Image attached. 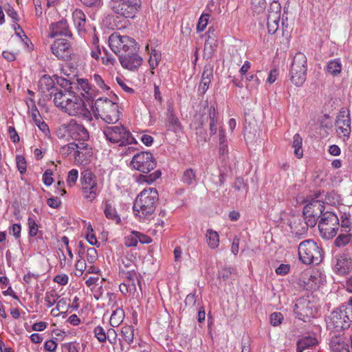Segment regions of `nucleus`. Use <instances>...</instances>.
<instances>
[{
    "instance_id": "obj_41",
    "label": "nucleus",
    "mask_w": 352,
    "mask_h": 352,
    "mask_svg": "<svg viewBox=\"0 0 352 352\" xmlns=\"http://www.w3.org/2000/svg\"><path fill=\"white\" fill-rule=\"evenodd\" d=\"M162 173L160 170H157L148 175H142L139 177L138 182L142 184H152L155 182L158 178L160 177Z\"/></svg>"
},
{
    "instance_id": "obj_6",
    "label": "nucleus",
    "mask_w": 352,
    "mask_h": 352,
    "mask_svg": "<svg viewBox=\"0 0 352 352\" xmlns=\"http://www.w3.org/2000/svg\"><path fill=\"white\" fill-rule=\"evenodd\" d=\"M352 322V309L346 305L333 310L329 316L328 327L336 331L348 329Z\"/></svg>"
},
{
    "instance_id": "obj_38",
    "label": "nucleus",
    "mask_w": 352,
    "mask_h": 352,
    "mask_svg": "<svg viewBox=\"0 0 352 352\" xmlns=\"http://www.w3.org/2000/svg\"><path fill=\"white\" fill-rule=\"evenodd\" d=\"M124 318V310L117 307L113 311L111 318H110V324L112 327H118L121 322L123 321Z\"/></svg>"
},
{
    "instance_id": "obj_47",
    "label": "nucleus",
    "mask_w": 352,
    "mask_h": 352,
    "mask_svg": "<svg viewBox=\"0 0 352 352\" xmlns=\"http://www.w3.org/2000/svg\"><path fill=\"white\" fill-rule=\"evenodd\" d=\"M138 238L136 231L131 232V234L124 237V245L126 247H136L138 243Z\"/></svg>"
},
{
    "instance_id": "obj_60",
    "label": "nucleus",
    "mask_w": 352,
    "mask_h": 352,
    "mask_svg": "<svg viewBox=\"0 0 352 352\" xmlns=\"http://www.w3.org/2000/svg\"><path fill=\"white\" fill-rule=\"evenodd\" d=\"M43 182L46 186H50L53 182L52 172L50 170H46L43 175Z\"/></svg>"
},
{
    "instance_id": "obj_64",
    "label": "nucleus",
    "mask_w": 352,
    "mask_h": 352,
    "mask_svg": "<svg viewBox=\"0 0 352 352\" xmlns=\"http://www.w3.org/2000/svg\"><path fill=\"white\" fill-rule=\"evenodd\" d=\"M107 340L111 344H115L116 342L117 333L113 329H109L106 333Z\"/></svg>"
},
{
    "instance_id": "obj_26",
    "label": "nucleus",
    "mask_w": 352,
    "mask_h": 352,
    "mask_svg": "<svg viewBox=\"0 0 352 352\" xmlns=\"http://www.w3.org/2000/svg\"><path fill=\"white\" fill-rule=\"evenodd\" d=\"M166 126L168 130L173 131L175 133L182 131V124L177 117L174 113L173 108L170 107L168 108Z\"/></svg>"
},
{
    "instance_id": "obj_12",
    "label": "nucleus",
    "mask_w": 352,
    "mask_h": 352,
    "mask_svg": "<svg viewBox=\"0 0 352 352\" xmlns=\"http://www.w3.org/2000/svg\"><path fill=\"white\" fill-rule=\"evenodd\" d=\"M60 130H63L69 137L75 140L87 141L89 138V133L84 125L74 119L62 124L59 131Z\"/></svg>"
},
{
    "instance_id": "obj_49",
    "label": "nucleus",
    "mask_w": 352,
    "mask_h": 352,
    "mask_svg": "<svg viewBox=\"0 0 352 352\" xmlns=\"http://www.w3.org/2000/svg\"><path fill=\"white\" fill-rule=\"evenodd\" d=\"M78 178V171L76 169H72L68 172L67 178V184L69 187H72L76 185Z\"/></svg>"
},
{
    "instance_id": "obj_24",
    "label": "nucleus",
    "mask_w": 352,
    "mask_h": 352,
    "mask_svg": "<svg viewBox=\"0 0 352 352\" xmlns=\"http://www.w3.org/2000/svg\"><path fill=\"white\" fill-rule=\"evenodd\" d=\"M38 87L41 94H46L49 92L51 98H54V93L60 91L55 87L53 79L47 75H44L41 78Z\"/></svg>"
},
{
    "instance_id": "obj_44",
    "label": "nucleus",
    "mask_w": 352,
    "mask_h": 352,
    "mask_svg": "<svg viewBox=\"0 0 352 352\" xmlns=\"http://www.w3.org/2000/svg\"><path fill=\"white\" fill-rule=\"evenodd\" d=\"M217 46V41L214 37H212L208 35L207 39L205 41L204 44V50L205 52H208L210 55H212L213 52L216 50Z\"/></svg>"
},
{
    "instance_id": "obj_39",
    "label": "nucleus",
    "mask_w": 352,
    "mask_h": 352,
    "mask_svg": "<svg viewBox=\"0 0 352 352\" xmlns=\"http://www.w3.org/2000/svg\"><path fill=\"white\" fill-rule=\"evenodd\" d=\"M104 213L105 217L109 219L112 220H120V217L118 214L117 210L110 201H107L104 206Z\"/></svg>"
},
{
    "instance_id": "obj_15",
    "label": "nucleus",
    "mask_w": 352,
    "mask_h": 352,
    "mask_svg": "<svg viewBox=\"0 0 352 352\" xmlns=\"http://www.w3.org/2000/svg\"><path fill=\"white\" fill-rule=\"evenodd\" d=\"M204 111L206 116H203L201 124H204L205 120L209 122L210 133L211 135L216 134L218 129L219 132L221 129H224L219 120L218 113L213 106L205 107Z\"/></svg>"
},
{
    "instance_id": "obj_57",
    "label": "nucleus",
    "mask_w": 352,
    "mask_h": 352,
    "mask_svg": "<svg viewBox=\"0 0 352 352\" xmlns=\"http://www.w3.org/2000/svg\"><path fill=\"white\" fill-rule=\"evenodd\" d=\"M36 126L38 129L44 133L45 136L50 137V131L48 125L41 119L36 122Z\"/></svg>"
},
{
    "instance_id": "obj_27",
    "label": "nucleus",
    "mask_w": 352,
    "mask_h": 352,
    "mask_svg": "<svg viewBox=\"0 0 352 352\" xmlns=\"http://www.w3.org/2000/svg\"><path fill=\"white\" fill-rule=\"evenodd\" d=\"M72 19L78 33L82 34L85 32L86 16L80 9H76L72 13Z\"/></svg>"
},
{
    "instance_id": "obj_51",
    "label": "nucleus",
    "mask_w": 352,
    "mask_h": 352,
    "mask_svg": "<svg viewBox=\"0 0 352 352\" xmlns=\"http://www.w3.org/2000/svg\"><path fill=\"white\" fill-rule=\"evenodd\" d=\"M16 166L21 174H23L26 172L27 164L25 159L22 155H17L16 157Z\"/></svg>"
},
{
    "instance_id": "obj_40",
    "label": "nucleus",
    "mask_w": 352,
    "mask_h": 352,
    "mask_svg": "<svg viewBox=\"0 0 352 352\" xmlns=\"http://www.w3.org/2000/svg\"><path fill=\"white\" fill-rule=\"evenodd\" d=\"M302 140L298 133L295 134L293 138L292 146L294 148V154L298 158H301L303 155L302 149Z\"/></svg>"
},
{
    "instance_id": "obj_17",
    "label": "nucleus",
    "mask_w": 352,
    "mask_h": 352,
    "mask_svg": "<svg viewBox=\"0 0 352 352\" xmlns=\"http://www.w3.org/2000/svg\"><path fill=\"white\" fill-rule=\"evenodd\" d=\"M137 51L134 50L120 55L119 60L124 68L134 70L142 65V58L138 54Z\"/></svg>"
},
{
    "instance_id": "obj_58",
    "label": "nucleus",
    "mask_w": 352,
    "mask_h": 352,
    "mask_svg": "<svg viewBox=\"0 0 352 352\" xmlns=\"http://www.w3.org/2000/svg\"><path fill=\"white\" fill-rule=\"evenodd\" d=\"M95 83L102 90H108L109 87L105 85L103 79L99 74H95L92 77Z\"/></svg>"
},
{
    "instance_id": "obj_23",
    "label": "nucleus",
    "mask_w": 352,
    "mask_h": 352,
    "mask_svg": "<svg viewBox=\"0 0 352 352\" xmlns=\"http://www.w3.org/2000/svg\"><path fill=\"white\" fill-rule=\"evenodd\" d=\"M317 221H289V226L291 232L298 239L305 235L308 230V227H314Z\"/></svg>"
},
{
    "instance_id": "obj_46",
    "label": "nucleus",
    "mask_w": 352,
    "mask_h": 352,
    "mask_svg": "<svg viewBox=\"0 0 352 352\" xmlns=\"http://www.w3.org/2000/svg\"><path fill=\"white\" fill-rule=\"evenodd\" d=\"M121 272H122V275L126 277V280H137L140 289H142V288H141V282L138 279V277L137 276V274L135 272V269H131V270H125L124 269L122 268L121 269Z\"/></svg>"
},
{
    "instance_id": "obj_43",
    "label": "nucleus",
    "mask_w": 352,
    "mask_h": 352,
    "mask_svg": "<svg viewBox=\"0 0 352 352\" xmlns=\"http://www.w3.org/2000/svg\"><path fill=\"white\" fill-rule=\"evenodd\" d=\"M219 153L221 155L227 154L228 152V142L226 137L225 129L220 130V134H219Z\"/></svg>"
},
{
    "instance_id": "obj_3",
    "label": "nucleus",
    "mask_w": 352,
    "mask_h": 352,
    "mask_svg": "<svg viewBox=\"0 0 352 352\" xmlns=\"http://www.w3.org/2000/svg\"><path fill=\"white\" fill-rule=\"evenodd\" d=\"M93 111L96 116L100 117L108 124L115 123L119 120L118 104L107 98L97 99L94 102Z\"/></svg>"
},
{
    "instance_id": "obj_10",
    "label": "nucleus",
    "mask_w": 352,
    "mask_h": 352,
    "mask_svg": "<svg viewBox=\"0 0 352 352\" xmlns=\"http://www.w3.org/2000/svg\"><path fill=\"white\" fill-rule=\"evenodd\" d=\"M131 167L143 173H148L156 166V161L152 153L139 152L133 155L131 160Z\"/></svg>"
},
{
    "instance_id": "obj_34",
    "label": "nucleus",
    "mask_w": 352,
    "mask_h": 352,
    "mask_svg": "<svg viewBox=\"0 0 352 352\" xmlns=\"http://www.w3.org/2000/svg\"><path fill=\"white\" fill-rule=\"evenodd\" d=\"M317 340L314 337H305L300 339L297 342V352H302L306 349L314 346L317 344Z\"/></svg>"
},
{
    "instance_id": "obj_37",
    "label": "nucleus",
    "mask_w": 352,
    "mask_h": 352,
    "mask_svg": "<svg viewBox=\"0 0 352 352\" xmlns=\"http://www.w3.org/2000/svg\"><path fill=\"white\" fill-rule=\"evenodd\" d=\"M342 69V65L340 59L336 58L328 62L327 71L330 74L336 76H338Z\"/></svg>"
},
{
    "instance_id": "obj_63",
    "label": "nucleus",
    "mask_w": 352,
    "mask_h": 352,
    "mask_svg": "<svg viewBox=\"0 0 352 352\" xmlns=\"http://www.w3.org/2000/svg\"><path fill=\"white\" fill-rule=\"evenodd\" d=\"M122 265L120 267V270L123 268L125 270H129L131 269H135V267L133 262L131 260L129 259L128 258H122Z\"/></svg>"
},
{
    "instance_id": "obj_31",
    "label": "nucleus",
    "mask_w": 352,
    "mask_h": 352,
    "mask_svg": "<svg viewBox=\"0 0 352 352\" xmlns=\"http://www.w3.org/2000/svg\"><path fill=\"white\" fill-rule=\"evenodd\" d=\"M307 71L290 69L289 74L292 82L297 87L302 86L306 80Z\"/></svg>"
},
{
    "instance_id": "obj_59",
    "label": "nucleus",
    "mask_w": 352,
    "mask_h": 352,
    "mask_svg": "<svg viewBox=\"0 0 352 352\" xmlns=\"http://www.w3.org/2000/svg\"><path fill=\"white\" fill-rule=\"evenodd\" d=\"M232 273V270L230 267L223 268L219 272L218 276L219 278L223 279V280H227L230 278L231 274Z\"/></svg>"
},
{
    "instance_id": "obj_62",
    "label": "nucleus",
    "mask_w": 352,
    "mask_h": 352,
    "mask_svg": "<svg viewBox=\"0 0 352 352\" xmlns=\"http://www.w3.org/2000/svg\"><path fill=\"white\" fill-rule=\"evenodd\" d=\"M290 270L289 265L287 264H280L276 269V273L278 275L284 276L286 275Z\"/></svg>"
},
{
    "instance_id": "obj_25",
    "label": "nucleus",
    "mask_w": 352,
    "mask_h": 352,
    "mask_svg": "<svg viewBox=\"0 0 352 352\" xmlns=\"http://www.w3.org/2000/svg\"><path fill=\"white\" fill-rule=\"evenodd\" d=\"M350 346H352L351 339H346L341 336H335L331 340L332 352H350Z\"/></svg>"
},
{
    "instance_id": "obj_7",
    "label": "nucleus",
    "mask_w": 352,
    "mask_h": 352,
    "mask_svg": "<svg viewBox=\"0 0 352 352\" xmlns=\"http://www.w3.org/2000/svg\"><path fill=\"white\" fill-rule=\"evenodd\" d=\"M102 133L108 142L118 144L120 146L135 142L134 138L123 125L106 126Z\"/></svg>"
},
{
    "instance_id": "obj_11",
    "label": "nucleus",
    "mask_w": 352,
    "mask_h": 352,
    "mask_svg": "<svg viewBox=\"0 0 352 352\" xmlns=\"http://www.w3.org/2000/svg\"><path fill=\"white\" fill-rule=\"evenodd\" d=\"M112 9L115 13L123 17L133 19L140 7L139 0H113Z\"/></svg>"
},
{
    "instance_id": "obj_14",
    "label": "nucleus",
    "mask_w": 352,
    "mask_h": 352,
    "mask_svg": "<svg viewBox=\"0 0 352 352\" xmlns=\"http://www.w3.org/2000/svg\"><path fill=\"white\" fill-rule=\"evenodd\" d=\"M280 13V4L277 1L272 2L267 10V26L269 34H274L278 30Z\"/></svg>"
},
{
    "instance_id": "obj_36",
    "label": "nucleus",
    "mask_w": 352,
    "mask_h": 352,
    "mask_svg": "<svg viewBox=\"0 0 352 352\" xmlns=\"http://www.w3.org/2000/svg\"><path fill=\"white\" fill-rule=\"evenodd\" d=\"M146 50L150 54L148 59L149 65L151 69H154L159 65L162 57V54L160 51L155 49H152L151 51L149 52L148 45L146 46Z\"/></svg>"
},
{
    "instance_id": "obj_20",
    "label": "nucleus",
    "mask_w": 352,
    "mask_h": 352,
    "mask_svg": "<svg viewBox=\"0 0 352 352\" xmlns=\"http://www.w3.org/2000/svg\"><path fill=\"white\" fill-rule=\"evenodd\" d=\"M331 221H318V229L323 239H329L336 235L340 228V221L330 223Z\"/></svg>"
},
{
    "instance_id": "obj_32",
    "label": "nucleus",
    "mask_w": 352,
    "mask_h": 352,
    "mask_svg": "<svg viewBox=\"0 0 352 352\" xmlns=\"http://www.w3.org/2000/svg\"><path fill=\"white\" fill-rule=\"evenodd\" d=\"M212 76V70L211 69H205L203 72L201 80L199 85V91L202 94H205L208 89Z\"/></svg>"
},
{
    "instance_id": "obj_29",
    "label": "nucleus",
    "mask_w": 352,
    "mask_h": 352,
    "mask_svg": "<svg viewBox=\"0 0 352 352\" xmlns=\"http://www.w3.org/2000/svg\"><path fill=\"white\" fill-rule=\"evenodd\" d=\"M290 69L307 70V59L303 53L297 52L294 55Z\"/></svg>"
},
{
    "instance_id": "obj_1",
    "label": "nucleus",
    "mask_w": 352,
    "mask_h": 352,
    "mask_svg": "<svg viewBox=\"0 0 352 352\" xmlns=\"http://www.w3.org/2000/svg\"><path fill=\"white\" fill-rule=\"evenodd\" d=\"M54 105L70 116L82 117L91 120V113L84 100L74 91H59L54 94Z\"/></svg>"
},
{
    "instance_id": "obj_4",
    "label": "nucleus",
    "mask_w": 352,
    "mask_h": 352,
    "mask_svg": "<svg viewBox=\"0 0 352 352\" xmlns=\"http://www.w3.org/2000/svg\"><path fill=\"white\" fill-rule=\"evenodd\" d=\"M322 249L311 239L301 242L298 246L299 259L306 265L319 264L322 260Z\"/></svg>"
},
{
    "instance_id": "obj_50",
    "label": "nucleus",
    "mask_w": 352,
    "mask_h": 352,
    "mask_svg": "<svg viewBox=\"0 0 352 352\" xmlns=\"http://www.w3.org/2000/svg\"><path fill=\"white\" fill-rule=\"evenodd\" d=\"M209 16H210L208 14H202L201 15L197 25V32H202L205 30L208 23Z\"/></svg>"
},
{
    "instance_id": "obj_53",
    "label": "nucleus",
    "mask_w": 352,
    "mask_h": 352,
    "mask_svg": "<svg viewBox=\"0 0 352 352\" xmlns=\"http://www.w3.org/2000/svg\"><path fill=\"white\" fill-rule=\"evenodd\" d=\"M271 324L276 327L280 324L283 320V316L280 312H274L270 317Z\"/></svg>"
},
{
    "instance_id": "obj_22",
    "label": "nucleus",
    "mask_w": 352,
    "mask_h": 352,
    "mask_svg": "<svg viewBox=\"0 0 352 352\" xmlns=\"http://www.w3.org/2000/svg\"><path fill=\"white\" fill-rule=\"evenodd\" d=\"M72 35L67 20L62 19L50 26L49 37L55 38L58 36H70Z\"/></svg>"
},
{
    "instance_id": "obj_35",
    "label": "nucleus",
    "mask_w": 352,
    "mask_h": 352,
    "mask_svg": "<svg viewBox=\"0 0 352 352\" xmlns=\"http://www.w3.org/2000/svg\"><path fill=\"white\" fill-rule=\"evenodd\" d=\"M206 242L211 249L217 248L219 245V236L217 232L208 229L206 233Z\"/></svg>"
},
{
    "instance_id": "obj_56",
    "label": "nucleus",
    "mask_w": 352,
    "mask_h": 352,
    "mask_svg": "<svg viewBox=\"0 0 352 352\" xmlns=\"http://www.w3.org/2000/svg\"><path fill=\"white\" fill-rule=\"evenodd\" d=\"M98 259V253L94 248L87 250V260L89 263H94Z\"/></svg>"
},
{
    "instance_id": "obj_21",
    "label": "nucleus",
    "mask_w": 352,
    "mask_h": 352,
    "mask_svg": "<svg viewBox=\"0 0 352 352\" xmlns=\"http://www.w3.org/2000/svg\"><path fill=\"white\" fill-rule=\"evenodd\" d=\"M340 233L338 234L334 241V244L338 248H344L351 242L352 234L349 233L350 231V221H341Z\"/></svg>"
},
{
    "instance_id": "obj_16",
    "label": "nucleus",
    "mask_w": 352,
    "mask_h": 352,
    "mask_svg": "<svg viewBox=\"0 0 352 352\" xmlns=\"http://www.w3.org/2000/svg\"><path fill=\"white\" fill-rule=\"evenodd\" d=\"M85 142L77 143L76 153L74 154L77 164H87L92 157V148Z\"/></svg>"
},
{
    "instance_id": "obj_8",
    "label": "nucleus",
    "mask_w": 352,
    "mask_h": 352,
    "mask_svg": "<svg viewBox=\"0 0 352 352\" xmlns=\"http://www.w3.org/2000/svg\"><path fill=\"white\" fill-rule=\"evenodd\" d=\"M111 50L119 57L129 52L138 50V43L133 38L122 36L118 33L112 34L109 38Z\"/></svg>"
},
{
    "instance_id": "obj_18",
    "label": "nucleus",
    "mask_w": 352,
    "mask_h": 352,
    "mask_svg": "<svg viewBox=\"0 0 352 352\" xmlns=\"http://www.w3.org/2000/svg\"><path fill=\"white\" fill-rule=\"evenodd\" d=\"M70 43L64 38L57 39L51 46L52 53L59 59H67L70 54Z\"/></svg>"
},
{
    "instance_id": "obj_45",
    "label": "nucleus",
    "mask_w": 352,
    "mask_h": 352,
    "mask_svg": "<svg viewBox=\"0 0 352 352\" xmlns=\"http://www.w3.org/2000/svg\"><path fill=\"white\" fill-rule=\"evenodd\" d=\"M305 304L306 302L302 300H300L295 304L294 311L300 319H302L305 316H307V312L305 310L307 308Z\"/></svg>"
},
{
    "instance_id": "obj_9",
    "label": "nucleus",
    "mask_w": 352,
    "mask_h": 352,
    "mask_svg": "<svg viewBox=\"0 0 352 352\" xmlns=\"http://www.w3.org/2000/svg\"><path fill=\"white\" fill-rule=\"evenodd\" d=\"M80 186L83 197L92 201L98 194L96 177L89 169L84 170L80 174Z\"/></svg>"
},
{
    "instance_id": "obj_55",
    "label": "nucleus",
    "mask_w": 352,
    "mask_h": 352,
    "mask_svg": "<svg viewBox=\"0 0 352 352\" xmlns=\"http://www.w3.org/2000/svg\"><path fill=\"white\" fill-rule=\"evenodd\" d=\"M94 333L95 337L98 339L99 342H104L107 340L106 333L102 327H96L94 329Z\"/></svg>"
},
{
    "instance_id": "obj_19",
    "label": "nucleus",
    "mask_w": 352,
    "mask_h": 352,
    "mask_svg": "<svg viewBox=\"0 0 352 352\" xmlns=\"http://www.w3.org/2000/svg\"><path fill=\"white\" fill-rule=\"evenodd\" d=\"M76 85L81 96L86 99H94L98 94L96 89L87 78H77Z\"/></svg>"
},
{
    "instance_id": "obj_30",
    "label": "nucleus",
    "mask_w": 352,
    "mask_h": 352,
    "mask_svg": "<svg viewBox=\"0 0 352 352\" xmlns=\"http://www.w3.org/2000/svg\"><path fill=\"white\" fill-rule=\"evenodd\" d=\"M336 267L338 272L342 274L349 273L352 269L351 258L345 255L340 256L337 261Z\"/></svg>"
},
{
    "instance_id": "obj_5",
    "label": "nucleus",
    "mask_w": 352,
    "mask_h": 352,
    "mask_svg": "<svg viewBox=\"0 0 352 352\" xmlns=\"http://www.w3.org/2000/svg\"><path fill=\"white\" fill-rule=\"evenodd\" d=\"M324 202L312 199L309 201L303 209V216L308 220H338L337 215L332 212H324Z\"/></svg>"
},
{
    "instance_id": "obj_54",
    "label": "nucleus",
    "mask_w": 352,
    "mask_h": 352,
    "mask_svg": "<svg viewBox=\"0 0 352 352\" xmlns=\"http://www.w3.org/2000/svg\"><path fill=\"white\" fill-rule=\"evenodd\" d=\"M77 143L71 142L67 144V145L63 146L61 148V152L64 155H74L76 153Z\"/></svg>"
},
{
    "instance_id": "obj_52",
    "label": "nucleus",
    "mask_w": 352,
    "mask_h": 352,
    "mask_svg": "<svg viewBox=\"0 0 352 352\" xmlns=\"http://www.w3.org/2000/svg\"><path fill=\"white\" fill-rule=\"evenodd\" d=\"M58 298V296L54 292H47L45 296V301L47 306L50 307L56 302Z\"/></svg>"
},
{
    "instance_id": "obj_2",
    "label": "nucleus",
    "mask_w": 352,
    "mask_h": 352,
    "mask_svg": "<svg viewBox=\"0 0 352 352\" xmlns=\"http://www.w3.org/2000/svg\"><path fill=\"white\" fill-rule=\"evenodd\" d=\"M158 200L159 195L156 188H147L142 190L133 204V210L135 217L145 219L152 214Z\"/></svg>"
},
{
    "instance_id": "obj_13",
    "label": "nucleus",
    "mask_w": 352,
    "mask_h": 352,
    "mask_svg": "<svg viewBox=\"0 0 352 352\" xmlns=\"http://www.w3.org/2000/svg\"><path fill=\"white\" fill-rule=\"evenodd\" d=\"M336 132L343 140H348L351 134V118L349 111L347 109L341 110L336 121Z\"/></svg>"
},
{
    "instance_id": "obj_33",
    "label": "nucleus",
    "mask_w": 352,
    "mask_h": 352,
    "mask_svg": "<svg viewBox=\"0 0 352 352\" xmlns=\"http://www.w3.org/2000/svg\"><path fill=\"white\" fill-rule=\"evenodd\" d=\"M6 12L8 16L12 20L13 23L12 24V27L14 30L16 34L21 37V33L23 34V31L21 26L18 24L19 16L16 11L13 8L9 7L6 10Z\"/></svg>"
},
{
    "instance_id": "obj_28",
    "label": "nucleus",
    "mask_w": 352,
    "mask_h": 352,
    "mask_svg": "<svg viewBox=\"0 0 352 352\" xmlns=\"http://www.w3.org/2000/svg\"><path fill=\"white\" fill-rule=\"evenodd\" d=\"M181 182L185 186L190 188H195L198 182L195 170L191 168L185 170L181 177Z\"/></svg>"
},
{
    "instance_id": "obj_61",
    "label": "nucleus",
    "mask_w": 352,
    "mask_h": 352,
    "mask_svg": "<svg viewBox=\"0 0 352 352\" xmlns=\"http://www.w3.org/2000/svg\"><path fill=\"white\" fill-rule=\"evenodd\" d=\"M8 132L9 133L10 140L14 143L19 142L20 140L19 136L17 132L15 130V128L12 126H10L8 129Z\"/></svg>"
},
{
    "instance_id": "obj_42",
    "label": "nucleus",
    "mask_w": 352,
    "mask_h": 352,
    "mask_svg": "<svg viewBox=\"0 0 352 352\" xmlns=\"http://www.w3.org/2000/svg\"><path fill=\"white\" fill-rule=\"evenodd\" d=\"M121 335L124 341L130 344L133 341L134 329L131 326H124L121 329Z\"/></svg>"
},
{
    "instance_id": "obj_48",
    "label": "nucleus",
    "mask_w": 352,
    "mask_h": 352,
    "mask_svg": "<svg viewBox=\"0 0 352 352\" xmlns=\"http://www.w3.org/2000/svg\"><path fill=\"white\" fill-rule=\"evenodd\" d=\"M252 9L256 14L261 13L265 8V0H251Z\"/></svg>"
}]
</instances>
